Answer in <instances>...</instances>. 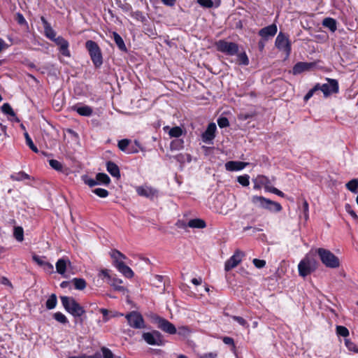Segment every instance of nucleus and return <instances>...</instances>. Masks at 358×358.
<instances>
[{
	"instance_id": "obj_41",
	"label": "nucleus",
	"mask_w": 358,
	"mask_h": 358,
	"mask_svg": "<svg viewBox=\"0 0 358 358\" xmlns=\"http://www.w3.org/2000/svg\"><path fill=\"white\" fill-rule=\"evenodd\" d=\"M250 176L247 174L240 176L237 178V181L243 186L247 187L250 184Z\"/></svg>"
},
{
	"instance_id": "obj_44",
	"label": "nucleus",
	"mask_w": 358,
	"mask_h": 358,
	"mask_svg": "<svg viewBox=\"0 0 358 358\" xmlns=\"http://www.w3.org/2000/svg\"><path fill=\"white\" fill-rule=\"evenodd\" d=\"M49 164L52 169H54L56 171H60L62 170V168H63L62 164L59 161H57L56 159L49 160Z\"/></svg>"
},
{
	"instance_id": "obj_53",
	"label": "nucleus",
	"mask_w": 358,
	"mask_h": 358,
	"mask_svg": "<svg viewBox=\"0 0 358 358\" xmlns=\"http://www.w3.org/2000/svg\"><path fill=\"white\" fill-rule=\"evenodd\" d=\"M99 276L100 278H107L108 282L112 280L110 270L108 269H101L99 273Z\"/></svg>"
},
{
	"instance_id": "obj_60",
	"label": "nucleus",
	"mask_w": 358,
	"mask_h": 358,
	"mask_svg": "<svg viewBox=\"0 0 358 358\" xmlns=\"http://www.w3.org/2000/svg\"><path fill=\"white\" fill-rule=\"evenodd\" d=\"M223 343L229 345H234V339L231 337L225 336L222 338Z\"/></svg>"
},
{
	"instance_id": "obj_9",
	"label": "nucleus",
	"mask_w": 358,
	"mask_h": 358,
	"mask_svg": "<svg viewBox=\"0 0 358 358\" xmlns=\"http://www.w3.org/2000/svg\"><path fill=\"white\" fill-rule=\"evenodd\" d=\"M152 319L157 324V327L163 331L169 334H175L177 332L176 327L169 320L158 315H155Z\"/></svg>"
},
{
	"instance_id": "obj_35",
	"label": "nucleus",
	"mask_w": 358,
	"mask_h": 358,
	"mask_svg": "<svg viewBox=\"0 0 358 358\" xmlns=\"http://www.w3.org/2000/svg\"><path fill=\"white\" fill-rule=\"evenodd\" d=\"M237 56L238 64L245 66L249 64V59L245 52L238 54Z\"/></svg>"
},
{
	"instance_id": "obj_22",
	"label": "nucleus",
	"mask_w": 358,
	"mask_h": 358,
	"mask_svg": "<svg viewBox=\"0 0 358 358\" xmlns=\"http://www.w3.org/2000/svg\"><path fill=\"white\" fill-rule=\"evenodd\" d=\"M67 263L70 264V262L67 259L62 258L58 259L55 265L57 272L61 275H64L66 270Z\"/></svg>"
},
{
	"instance_id": "obj_58",
	"label": "nucleus",
	"mask_w": 358,
	"mask_h": 358,
	"mask_svg": "<svg viewBox=\"0 0 358 358\" xmlns=\"http://www.w3.org/2000/svg\"><path fill=\"white\" fill-rule=\"evenodd\" d=\"M84 182L86 185H87L89 187H94L96 185H98V182H97V180L96 179V180H94L92 178H85L84 180Z\"/></svg>"
},
{
	"instance_id": "obj_17",
	"label": "nucleus",
	"mask_w": 358,
	"mask_h": 358,
	"mask_svg": "<svg viewBox=\"0 0 358 358\" xmlns=\"http://www.w3.org/2000/svg\"><path fill=\"white\" fill-rule=\"evenodd\" d=\"M54 41H55L57 45L59 46V51L61 52V53L64 56L69 57L70 52L68 49V48H69L68 41L66 40H65L64 38H62V36H59V37L56 38L55 39H54Z\"/></svg>"
},
{
	"instance_id": "obj_47",
	"label": "nucleus",
	"mask_w": 358,
	"mask_h": 358,
	"mask_svg": "<svg viewBox=\"0 0 358 358\" xmlns=\"http://www.w3.org/2000/svg\"><path fill=\"white\" fill-rule=\"evenodd\" d=\"M217 124L220 128H225L229 125V122L227 117H221L218 118Z\"/></svg>"
},
{
	"instance_id": "obj_32",
	"label": "nucleus",
	"mask_w": 358,
	"mask_h": 358,
	"mask_svg": "<svg viewBox=\"0 0 358 358\" xmlns=\"http://www.w3.org/2000/svg\"><path fill=\"white\" fill-rule=\"evenodd\" d=\"M15 238L19 241L22 242L24 240V230L22 227H15L14 228L13 233Z\"/></svg>"
},
{
	"instance_id": "obj_31",
	"label": "nucleus",
	"mask_w": 358,
	"mask_h": 358,
	"mask_svg": "<svg viewBox=\"0 0 358 358\" xmlns=\"http://www.w3.org/2000/svg\"><path fill=\"white\" fill-rule=\"evenodd\" d=\"M183 133L182 129L180 127H174L169 129V135L171 138H179Z\"/></svg>"
},
{
	"instance_id": "obj_21",
	"label": "nucleus",
	"mask_w": 358,
	"mask_h": 358,
	"mask_svg": "<svg viewBox=\"0 0 358 358\" xmlns=\"http://www.w3.org/2000/svg\"><path fill=\"white\" fill-rule=\"evenodd\" d=\"M116 268L120 273H122L127 278H131L134 276L133 271L124 262L118 263L117 264Z\"/></svg>"
},
{
	"instance_id": "obj_40",
	"label": "nucleus",
	"mask_w": 358,
	"mask_h": 358,
	"mask_svg": "<svg viewBox=\"0 0 358 358\" xmlns=\"http://www.w3.org/2000/svg\"><path fill=\"white\" fill-rule=\"evenodd\" d=\"M345 346L347 347V348L350 351L354 352L355 353H358V346L355 343H354L349 339H345Z\"/></svg>"
},
{
	"instance_id": "obj_29",
	"label": "nucleus",
	"mask_w": 358,
	"mask_h": 358,
	"mask_svg": "<svg viewBox=\"0 0 358 358\" xmlns=\"http://www.w3.org/2000/svg\"><path fill=\"white\" fill-rule=\"evenodd\" d=\"M1 110L4 114L9 115L12 117H15L17 122H20L19 119L16 117L15 112L11 108L10 105L8 103H5L1 106Z\"/></svg>"
},
{
	"instance_id": "obj_50",
	"label": "nucleus",
	"mask_w": 358,
	"mask_h": 358,
	"mask_svg": "<svg viewBox=\"0 0 358 358\" xmlns=\"http://www.w3.org/2000/svg\"><path fill=\"white\" fill-rule=\"evenodd\" d=\"M130 141L128 139H122L118 142V148L122 151H125L128 147Z\"/></svg>"
},
{
	"instance_id": "obj_56",
	"label": "nucleus",
	"mask_w": 358,
	"mask_h": 358,
	"mask_svg": "<svg viewBox=\"0 0 358 358\" xmlns=\"http://www.w3.org/2000/svg\"><path fill=\"white\" fill-rule=\"evenodd\" d=\"M252 262L257 268H262L266 265V261L263 259H254Z\"/></svg>"
},
{
	"instance_id": "obj_24",
	"label": "nucleus",
	"mask_w": 358,
	"mask_h": 358,
	"mask_svg": "<svg viewBox=\"0 0 358 358\" xmlns=\"http://www.w3.org/2000/svg\"><path fill=\"white\" fill-rule=\"evenodd\" d=\"M110 257L113 259L115 267L118 263H123L122 259H126L124 255L116 250H114L110 252Z\"/></svg>"
},
{
	"instance_id": "obj_14",
	"label": "nucleus",
	"mask_w": 358,
	"mask_h": 358,
	"mask_svg": "<svg viewBox=\"0 0 358 358\" xmlns=\"http://www.w3.org/2000/svg\"><path fill=\"white\" fill-rule=\"evenodd\" d=\"M217 129L216 125L215 123H210L208 125L206 130L203 133L201 138L203 142L206 143H210L214 139L215 135V131Z\"/></svg>"
},
{
	"instance_id": "obj_38",
	"label": "nucleus",
	"mask_w": 358,
	"mask_h": 358,
	"mask_svg": "<svg viewBox=\"0 0 358 358\" xmlns=\"http://www.w3.org/2000/svg\"><path fill=\"white\" fill-rule=\"evenodd\" d=\"M336 334L338 336H343V337H347L349 336V330L344 326H336Z\"/></svg>"
},
{
	"instance_id": "obj_59",
	"label": "nucleus",
	"mask_w": 358,
	"mask_h": 358,
	"mask_svg": "<svg viewBox=\"0 0 358 358\" xmlns=\"http://www.w3.org/2000/svg\"><path fill=\"white\" fill-rule=\"evenodd\" d=\"M33 260L41 266H43L46 262L43 261L42 258L38 255L33 256Z\"/></svg>"
},
{
	"instance_id": "obj_54",
	"label": "nucleus",
	"mask_w": 358,
	"mask_h": 358,
	"mask_svg": "<svg viewBox=\"0 0 358 358\" xmlns=\"http://www.w3.org/2000/svg\"><path fill=\"white\" fill-rule=\"evenodd\" d=\"M345 210L351 215L355 220H358V216L356 213L352 209L350 204L347 203L345 206Z\"/></svg>"
},
{
	"instance_id": "obj_7",
	"label": "nucleus",
	"mask_w": 358,
	"mask_h": 358,
	"mask_svg": "<svg viewBox=\"0 0 358 358\" xmlns=\"http://www.w3.org/2000/svg\"><path fill=\"white\" fill-rule=\"evenodd\" d=\"M215 45L218 51L225 53L228 55H235L238 52V45L234 42H228L224 40H220L216 43Z\"/></svg>"
},
{
	"instance_id": "obj_51",
	"label": "nucleus",
	"mask_w": 358,
	"mask_h": 358,
	"mask_svg": "<svg viewBox=\"0 0 358 358\" xmlns=\"http://www.w3.org/2000/svg\"><path fill=\"white\" fill-rule=\"evenodd\" d=\"M319 87H320V84H317L315 85V87L313 89L309 90L308 92L304 96V101H307L308 99H310L313 96L314 92L317 90H319Z\"/></svg>"
},
{
	"instance_id": "obj_2",
	"label": "nucleus",
	"mask_w": 358,
	"mask_h": 358,
	"mask_svg": "<svg viewBox=\"0 0 358 358\" xmlns=\"http://www.w3.org/2000/svg\"><path fill=\"white\" fill-rule=\"evenodd\" d=\"M317 252L321 262L327 267L336 268L340 266L339 259L334 255L330 250L324 248H318Z\"/></svg>"
},
{
	"instance_id": "obj_15",
	"label": "nucleus",
	"mask_w": 358,
	"mask_h": 358,
	"mask_svg": "<svg viewBox=\"0 0 358 358\" xmlns=\"http://www.w3.org/2000/svg\"><path fill=\"white\" fill-rule=\"evenodd\" d=\"M277 31V26L275 24H273L260 29L259 35L266 40L270 37L274 36L276 34Z\"/></svg>"
},
{
	"instance_id": "obj_6",
	"label": "nucleus",
	"mask_w": 358,
	"mask_h": 358,
	"mask_svg": "<svg viewBox=\"0 0 358 358\" xmlns=\"http://www.w3.org/2000/svg\"><path fill=\"white\" fill-rule=\"evenodd\" d=\"M128 324L131 328L136 329H142L146 327L145 320L142 315L138 311H131L125 315Z\"/></svg>"
},
{
	"instance_id": "obj_18",
	"label": "nucleus",
	"mask_w": 358,
	"mask_h": 358,
	"mask_svg": "<svg viewBox=\"0 0 358 358\" xmlns=\"http://www.w3.org/2000/svg\"><path fill=\"white\" fill-rule=\"evenodd\" d=\"M248 164L239 161H229L225 164V168L227 171H235L243 169Z\"/></svg>"
},
{
	"instance_id": "obj_16",
	"label": "nucleus",
	"mask_w": 358,
	"mask_h": 358,
	"mask_svg": "<svg viewBox=\"0 0 358 358\" xmlns=\"http://www.w3.org/2000/svg\"><path fill=\"white\" fill-rule=\"evenodd\" d=\"M315 66L314 63L312 62H297L292 69V73L294 75L300 74L302 72L309 71Z\"/></svg>"
},
{
	"instance_id": "obj_11",
	"label": "nucleus",
	"mask_w": 358,
	"mask_h": 358,
	"mask_svg": "<svg viewBox=\"0 0 358 358\" xmlns=\"http://www.w3.org/2000/svg\"><path fill=\"white\" fill-rule=\"evenodd\" d=\"M328 83L320 85L319 90H320L324 96H328L331 94L337 93L338 92V83L335 79L327 78Z\"/></svg>"
},
{
	"instance_id": "obj_3",
	"label": "nucleus",
	"mask_w": 358,
	"mask_h": 358,
	"mask_svg": "<svg viewBox=\"0 0 358 358\" xmlns=\"http://www.w3.org/2000/svg\"><path fill=\"white\" fill-rule=\"evenodd\" d=\"M251 201L253 204L272 212L278 213L282 210V206L279 203L271 201L262 196H253L251 198Z\"/></svg>"
},
{
	"instance_id": "obj_43",
	"label": "nucleus",
	"mask_w": 358,
	"mask_h": 358,
	"mask_svg": "<svg viewBox=\"0 0 358 358\" xmlns=\"http://www.w3.org/2000/svg\"><path fill=\"white\" fill-rule=\"evenodd\" d=\"M44 30H45V36H46L48 38H50V39H51V40H52V41H54V39H55V38H55V36H56V33H55V31L53 30V29L51 27V26H50H50H48V27H45V28L44 29Z\"/></svg>"
},
{
	"instance_id": "obj_25",
	"label": "nucleus",
	"mask_w": 358,
	"mask_h": 358,
	"mask_svg": "<svg viewBox=\"0 0 358 358\" xmlns=\"http://www.w3.org/2000/svg\"><path fill=\"white\" fill-rule=\"evenodd\" d=\"M187 226L190 228L203 229L206 227V222L201 219L190 220Z\"/></svg>"
},
{
	"instance_id": "obj_36",
	"label": "nucleus",
	"mask_w": 358,
	"mask_h": 358,
	"mask_svg": "<svg viewBox=\"0 0 358 358\" xmlns=\"http://www.w3.org/2000/svg\"><path fill=\"white\" fill-rule=\"evenodd\" d=\"M10 178L13 180L20 181V180L29 179V176L28 174H27L26 173L21 171V172H19L18 173L11 175Z\"/></svg>"
},
{
	"instance_id": "obj_1",
	"label": "nucleus",
	"mask_w": 358,
	"mask_h": 358,
	"mask_svg": "<svg viewBox=\"0 0 358 358\" xmlns=\"http://www.w3.org/2000/svg\"><path fill=\"white\" fill-rule=\"evenodd\" d=\"M61 302L64 309L73 317H80L85 310L73 297L60 296Z\"/></svg>"
},
{
	"instance_id": "obj_26",
	"label": "nucleus",
	"mask_w": 358,
	"mask_h": 358,
	"mask_svg": "<svg viewBox=\"0 0 358 358\" xmlns=\"http://www.w3.org/2000/svg\"><path fill=\"white\" fill-rule=\"evenodd\" d=\"M113 35L114 41L117 45V46L118 47V48L121 51L126 52L127 48H126V45L124 44V42L122 38L117 32H115V31L113 33Z\"/></svg>"
},
{
	"instance_id": "obj_5",
	"label": "nucleus",
	"mask_w": 358,
	"mask_h": 358,
	"mask_svg": "<svg viewBox=\"0 0 358 358\" xmlns=\"http://www.w3.org/2000/svg\"><path fill=\"white\" fill-rule=\"evenodd\" d=\"M316 261L309 256H306L303 258L298 265L299 273L303 277H306L310 274L316 269Z\"/></svg>"
},
{
	"instance_id": "obj_34",
	"label": "nucleus",
	"mask_w": 358,
	"mask_h": 358,
	"mask_svg": "<svg viewBox=\"0 0 358 358\" xmlns=\"http://www.w3.org/2000/svg\"><path fill=\"white\" fill-rule=\"evenodd\" d=\"M24 136L25 138L26 143L29 147V148L34 152L37 153L38 152V148L34 144L31 137L29 136V134L25 131L24 133Z\"/></svg>"
},
{
	"instance_id": "obj_64",
	"label": "nucleus",
	"mask_w": 358,
	"mask_h": 358,
	"mask_svg": "<svg viewBox=\"0 0 358 358\" xmlns=\"http://www.w3.org/2000/svg\"><path fill=\"white\" fill-rule=\"evenodd\" d=\"M69 358H97V355L96 354L94 355H91V356L83 355L81 356H72V357H69Z\"/></svg>"
},
{
	"instance_id": "obj_52",
	"label": "nucleus",
	"mask_w": 358,
	"mask_h": 358,
	"mask_svg": "<svg viewBox=\"0 0 358 358\" xmlns=\"http://www.w3.org/2000/svg\"><path fill=\"white\" fill-rule=\"evenodd\" d=\"M15 20L20 25H27V22L24 17L23 15L20 13H17L15 15Z\"/></svg>"
},
{
	"instance_id": "obj_45",
	"label": "nucleus",
	"mask_w": 358,
	"mask_h": 358,
	"mask_svg": "<svg viewBox=\"0 0 358 358\" xmlns=\"http://www.w3.org/2000/svg\"><path fill=\"white\" fill-rule=\"evenodd\" d=\"M197 3L202 7L210 8L213 6L212 0H197Z\"/></svg>"
},
{
	"instance_id": "obj_42",
	"label": "nucleus",
	"mask_w": 358,
	"mask_h": 358,
	"mask_svg": "<svg viewBox=\"0 0 358 358\" xmlns=\"http://www.w3.org/2000/svg\"><path fill=\"white\" fill-rule=\"evenodd\" d=\"M92 192L101 198H106L108 196V191L103 188H96Z\"/></svg>"
},
{
	"instance_id": "obj_63",
	"label": "nucleus",
	"mask_w": 358,
	"mask_h": 358,
	"mask_svg": "<svg viewBox=\"0 0 358 358\" xmlns=\"http://www.w3.org/2000/svg\"><path fill=\"white\" fill-rule=\"evenodd\" d=\"M100 312L103 314V320L106 322L108 321V310L105 308H101Z\"/></svg>"
},
{
	"instance_id": "obj_57",
	"label": "nucleus",
	"mask_w": 358,
	"mask_h": 358,
	"mask_svg": "<svg viewBox=\"0 0 358 358\" xmlns=\"http://www.w3.org/2000/svg\"><path fill=\"white\" fill-rule=\"evenodd\" d=\"M189 333V329L187 327L182 326L178 328V334L181 336H187Z\"/></svg>"
},
{
	"instance_id": "obj_19",
	"label": "nucleus",
	"mask_w": 358,
	"mask_h": 358,
	"mask_svg": "<svg viewBox=\"0 0 358 358\" xmlns=\"http://www.w3.org/2000/svg\"><path fill=\"white\" fill-rule=\"evenodd\" d=\"M72 110L76 111L80 115L90 117L93 113V110L88 106H73Z\"/></svg>"
},
{
	"instance_id": "obj_48",
	"label": "nucleus",
	"mask_w": 358,
	"mask_h": 358,
	"mask_svg": "<svg viewBox=\"0 0 358 358\" xmlns=\"http://www.w3.org/2000/svg\"><path fill=\"white\" fill-rule=\"evenodd\" d=\"M266 190L269 192H271V193H273L275 194H277L278 196H281V197H284L285 196V194L281 192L280 190H279L278 189H277L276 187H266Z\"/></svg>"
},
{
	"instance_id": "obj_49",
	"label": "nucleus",
	"mask_w": 358,
	"mask_h": 358,
	"mask_svg": "<svg viewBox=\"0 0 358 358\" xmlns=\"http://www.w3.org/2000/svg\"><path fill=\"white\" fill-rule=\"evenodd\" d=\"M232 319L237 322L240 325L244 327H246L248 328L249 327L248 322H246V320L242 317H240V316H233L232 317Z\"/></svg>"
},
{
	"instance_id": "obj_20",
	"label": "nucleus",
	"mask_w": 358,
	"mask_h": 358,
	"mask_svg": "<svg viewBox=\"0 0 358 358\" xmlns=\"http://www.w3.org/2000/svg\"><path fill=\"white\" fill-rule=\"evenodd\" d=\"M106 169L108 172L114 178H120V171L118 166L113 162H108L106 163Z\"/></svg>"
},
{
	"instance_id": "obj_46",
	"label": "nucleus",
	"mask_w": 358,
	"mask_h": 358,
	"mask_svg": "<svg viewBox=\"0 0 358 358\" xmlns=\"http://www.w3.org/2000/svg\"><path fill=\"white\" fill-rule=\"evenodd\" d=\"M122 282V281L121 280L113 279V282H110L109 281L108 283H110L111 286H113L116 290L121 291L124 289V287L120 285V284H121Z\"/></svg>"
},
{
	"instance_id": "obj_30",
	"label": "nucleus",
	"mask_w": 358,
	"mask_h": 358,
	"mask_svg": "<svg viewBox=\"0 0 358 358\" xmlns=\"http://www.w3.org/2000/svg\"><path fill=\"white\" fill-rule=\"evenodd\" d=\"M57 303V296L55 294H52L45 303L47 309L51 310L55 308Z\"/></svg>"
},
{
	"instance_id": "obj_37",
	"label": "nucleus",
	"mask_w": 358,
	"mask_h": 358,
	"mask_svg": "<svg viewBox=\"0 0 358 358\" xmlns=\"http://www.w3.org/2000/svg\"><path fill=\"white\" fill-rule=\"evenodd\" d=\"M184 141L182 139H176L171 141V150H180L183 148Z\"/></svg>"
},
{
	"instance_id": "obj_8",
	"label": "nucleus",
	"mask_w": 358,
	"mask_h": 358,
	"mask_svg": "<svg viewBox=\"0 0 358 358\" xmlns=\"http://www.w3.org/2000/svg\"><path fill=\"white\" fill-rule=\"evenodd\" d=\"M142 338L148 344L150 345L161 346L164 344L162 334L157 330H153L151 332L143 333Z\"/></svg>"
},
{
	"instance_id": "obj_55",
	"label": "nucleus",
	"mask_w": 358,
	"mask_h": 358,
	"mask_svg": "<svg viewBox=\"0 0 358 358\" xmlns=\"http://www.w3.org/2000/svg\"><path fill=\"white\" fill-rule=\"evenodd\" d=\"M103 358H113V354L110 350L106 347L101 348Z\"/></svg>"
},
{
	"instance_id": "obj_12",
	"label": "nucleus",
	"mask_w": 358,
	"mask_h": 358,
	"mask_svg": "<svg viewBox=\"0 0 358 358\" xmlns=\"http://www.w3.org/2000/svg\"><path fill=\"white\" fill-rule=\"evenodd\" d=\"M136 192L138 195L145 196L150 199H154L159 196L157 189L148 186H139L136 187Z\"/></svg>"
},
{
	"instance_id": "obj_28",
	"label": "nucleus",
	"mask_w": 358,
	"mask_h": 358,
	"mask_svg": "<svg viewBox=\"0 0 358 358\" xmlns=\"http://www.w3.org/2000/svg\"><path fill=\"white\" fill-rule=\"evenodd\" d=\"M98 185H108L110 182V179L106 173H99L96 176Z\"/></svg>"
},
{
	"instance_id": "obj_23",
	"label": "nucleus",
	"mask_w": 358,
	"mask_h": 358,
	"mask_svg": "<svg viewBox=\"0 0 358 358\" xmlns=\"http://www.w3.org/2000/svg\"><path fill=\"white\" fill-rule=\"evenodd\" d=\"M322 25L328 28L331 32H335L337 29L336 20L331 17H326L322 21Z\"/></svg>"
},
{
	"instance_id": "obj_33",
	"label": "nucleus",
	"mask_w": 358,
	"mask_h": 358,
	"mask_svg": "<svg viewBox=\"0 0 358 358\" xmlns=\"http://www.w3.org/2000/svg\"><path fill=\"white\" fill-rule=\"evenodd\" d=\"M346 188L353 193H357L358 188V179H352L345 185Z\"/></svg>"
},
{
	"instance_id": "obj_4",
	"label": "nucleus",
	"mask_w": 358,
	"mask_h": 358,
	"mask_svg": "<svg viewBox=\"0 0 358 358\" xmlns=\"http://www.w3.org/2000/svg\"><path fill=\"white\" fill-rule=\"evenodd\" d=\"M85 48L89 52L94 65L96 67L101 66L103 64V57L98 44L92 40H89L85 43Z\"/></svg>"
},
{
	"instance_id": "obj_13",
	"label": "nucleus",
	"mask_w": 358,
	"mask_h": 358,
	"mask_svg": "<svg viewBox=\"0 0 358 358\" xmlns=\"http://www.w3.org/2000/svg\"><path fill=\"white\" fill-rule=\"evenodd\" d=\"M243 253L240 251H236L226 262L224 268L227 271L237 266L241 262Z\"/></svg>"
},
{
	"instance_id": "obj_62",
	"label": "nucleus",
	"mask_w": 358,
	"mask_h": 358,
	"mask_svg": "<svg viewBox=\"0 0 358 358\" xmlns=\"http://www.w3.org/2000/svg\"><path fill=\"white\" fill-rule=\"evenodd\" d=\"M0 283L2 285H4L10 286V287L12 286V284L9 281V280L6 277H4V276H2L0 278Z\"/></svg>"
},
{
	"instance_id": "obj_10",
	"label": "nucleus",
	"mask_w": 358,
	"mask_h": 358,
	"mask_svg": "<svg viewBox=\"0 0 358 358\" xmlns=\"http://www.w3.org/2000/svg\"><path fill=\"white\" fill-rule=\"evenodd\" d=\"M275 45L278 50L284 51L287 57H289L291 52V43L285 34L282 32L278 34L275 38Z\"/></svg>"
},
{
	"instance_id": "obj_39",
	"label": "nucleus",
	"mask_w": 358,
	"mask_h": 358,
	"mask_svg": "<svg viewBox=\"0 0 358 358\" xmlns=\"http://www.w3.org/2000/svg\"><path fill=\"white\" fill-rule=\"evenodd\" d=\"M53 317L55 320H57V322H59L60 323L66 324L68 322V320H67L66 317L63 313H62L60 312L55 313L53 315Z\"/></svg>"
},
{
	"instance_id": "obj_61",
	"label": "nucleus",
	"mask_w": 358,
	"mask_h": 358,
	"mask_svg": "<svg viewBox=\"0 0 358 358\" xmlns=\"http://www.w3.org/2000/svg\"><path fill=\"white\" fill-rule=\"evenodd\" d=\"M43 268L48 273H52L53 271V266L50 262H46L45 265L43 266Z\"/></svg>"
},
{
	"instance_id": "obj_27",
	"label": "nucleus",
	"mask_w": 358,
	"mask_h": 358,
	"mask_svg": "<svg viewBox=\"0 0 358 358\" xmlns=\"http://www.w3.org/2000/svg\"><path fill=\"white\" fill-rule=\"evenodd\" d=\"M76 289L83 290L87 285L86 281L83 278H74L71 280Z\"/></svg>"
}]
</instances>
